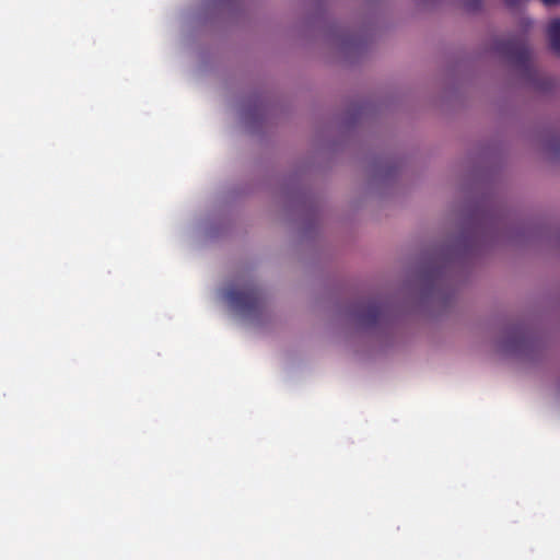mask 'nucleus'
I'll return each mask as SVG.
<instances>
[{
  "label": "nucleus",
  "mask_w": 560,
  "mask_h": 560,
  "mask_svg": "<svg viewBox=\"0 0 560 560\" xmlns=\"http://www.w3.org/2000/svg\"><path fill=\"white\" fill-rule=\"evenodd\" d=\"M546 7H552L560 4V0H541Z\"/></svg>",
  "instance_id": "obj_7"
},
{
  "label": "nucleus",
  "mask_w": 560,
  "mask_h": 560,
  "mask_svg": "<svg viewBox=\"0 0 560 560\" xmlns=\"http://www.w3.org/2000/svg\"><path fill=\"white\" fill-rule=\"evenodd\" d=\"M505 4L510 8H515L517 5H520L523 0H504Z\"/></svg>",
  "instance_id": "obj_6"
},
{
  "label": "nucleus",
  "mask_w": 560,
  "mask_h": 560,
  "mask_svg": "<svg viewBox=\"0 0 560 560\" xmlns=\"http://www.w3.org/2000/svg\"><path fill=\"white\" fill-rule=\"evenodd\" d=\"M498 50L506 56L513 65L523 70L528 77L536 74L532 63V52L528 44L518 37H511L498 44Z\"/></svg>",
  "instance_id": "obj_2"
},
{
  "label": "nucleus",
  "mask_w": 560,
  "mask_h": 560,
  "mask_svg": "<svg viewBox=\"0 0 560 560\" xmlns=\"http://www.w3.org/2000/svg\"><path fill=\"white\" fill-rule=\"evenodd\" d=\"M225 298L235 311L245 316L257 315L264 307L262 294L253 283L228 290Z\"/></svg>",
  "instance_id": "obj_1"
},
{
  "label": "nucleus",
  "mask_w": 560,
  "mask_h": 560,
  "mask_svg": "<svg viewBox=\"0 0 560 560\" xmlns=\"http://www.w3.org/2000/svg\"><path fill=\"white\" fill-rule=\"evenodd\" d=\"M547 33L551 50L560 56V19H555L549 23Z\"/></svg>",
  "instance_id": "obj_4"
},
{
  "label": "nucleus",
  "mask_w": 560,
  "mask_h": 560,
  "mask_svg": "<svg viewBox=\"0 0 560 560\" xmlns=\"http://www.w3.org/2000/svg\"><path fill=\"white\" fill-rule=\"evenodd\" d=\"M383 315V305L377 301L368 303L358 314L359 320L364 325L376 324Z\"/></svg>",
  "instance_id": "obj_3"
},
{
  "label": "nucleus",
  "mask_w": 560,
  "mask_h": 560,
  "mask_svg": "<svg viewBox=\"0 0 560 560\" xmlns=\"http://www.w3.org/2000/svg\"><path fill=\"white\" fill-rule=\"evenodd\" d=\"M482 0H465L464 5L468 11H477L481 8Z\"/></svg>",
  "instance_id": "obj_5"
}]
</instances>
